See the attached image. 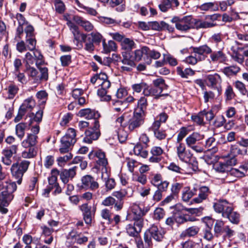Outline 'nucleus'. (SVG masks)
<instances>
[{"mask_svg":"<svg viewBox=\"0 0 248 248\" xmlns=\"http://www.w3.org/2000/svg\"><path fill=\"white\" fill-rule=\"evenodd\" d=\"M232 58L234 61L240 64H242L244 61L243 55L241 54V51H239L238 47L236 50L233 51Z\"/></svg>","mask_w":248,"mask_h":248,"instance_id":"3c124183","label":"nucleus"},{"mask_svg":"<svg viewBox=\"0 0 248 248\" xmlns=\"http://www.w3.org/2000/svg\"><path fill=\"white\" fill-rule=\"evenodd\" d=\"M26 127L27 124L24 123H20L16 125V134L19 139H21L24 136Z\"/></svg>","mask_w":248,"mask_h":248,"instance_id":"a18cd8bd","label":"nucleus"},{"mask_svg":"<svg viewBox=\"0 0 248 248\" xmlns=\"http://www.w3.org/2000/svg\"><path fill=\"white\" fill-rule=\"evenodd\" d=\"M78 115L87 119H94V122L100 117V114L97 111L90 108H85L79 110Z\"/></svg>","mask_w":248,"mask_h":248,"instance_id":"5701e85b","label":"nucleus"},{"mask_svg":"<svg viewBox=\"0 0 248 248\" xmlns=\"http://www.w3.org/2000/svg\"><path fill=\"white\" fill-rule=\"evenodd\" d=\"M75 243H76V232L71 231L66 236L65 245L67 247H70L75 245Z\"/></svg>","mask_w":248,"mask_h":248,"instance_id":"49530a36","label":"nucleus"},{"mask_svg":"<svg viewBox=\"0 0 248 248\" xmlns=\"http://www.w3.org/2000/svg\"><path fill=\"white\" fill-rule=\"evenodd\" d=\"M65 18L67 21L66 24L69 28V29L72 32L73 35H75V34H80V32L79 30L78 27L66 17H65Z\"/></svg>","mask_w":248,"mask_h":248,"instance_id":"603ef678","label":"nucleus"},{"mask_svg":"<svg viewBox=\"0 0 248 248\" xmlns=\"http://www.w3.org/2000/svg\"><path fill=\"white\" fill-rule=\"evenodd\" d=\"M143 225L140 221H134L133 224H129L126 226V232L130 236L138 237L141 231Z\"/></svg>","mask_w":248,"mask_h":248,"instance_id":"412c9836","label":"nucleus"},{"mask_svg":"<svg viewBox=\"0 0 248 248\" xmlns=\"http://www.w3.org/2000/svg\"><path fill=\"white\" fill-rule=\"evenodd\" d=\"M147 84L144 82H140L133 84L131 88L134 92L140 93L142 91L143 94L145 95Z\"/></svg>","mask_w":248,"mask_h":248,"instance_id":"a19ab883","label":"nucleus"},{"mask_svg":"<svg viewBox=\"0 0 248 248\" xmlns=\"http://www.w3.org/2000/svg\"><path fill=\"white\" fill-rule=\"evenodd\" d=\"M90 158H93V156H95L98 160H96L97 163L100 166H102V178H103L104 175L108 177L107 172V166L108 164V160L106 157L105 152L100 150H98L95 152L92 151L88 155Z\"/></svg>","mask_w":248,"mask_h":248,"instance_id":"f8f14e48","label":"nucleus"},{"mask_svg":"<svg viewBox=\"0 0 248 248\" xmlns=\"http://www.w3.org/2000/svg\"><path fill=\"white\" fill-rule=\"evenodd\" d=\"M27 151L22 152L21 156L24 158H31L34 157L37 154L34 147H28Z\"/></svg>","mask_w":248,"mask_h":248,"instance_id":"de8ad7c7","label":"nucleus"},{"mask_svg":"<svg viewBox=\"0 0 248 248\" xmlns=\"http://www.w3.org/2000/svg\"><path fill=\"white\" fill-rule=\"evenodd\" d=\"M38 136L35 134H28L26 138L22 143V146L25 148L34 147L37 143Z\"/></svg>","mask_w":248,"mask_h":248,"instance_id":"bb28decb","label":"nucleus"},{"mask_svg":"<svg viewBox=\"0 0 248 248\" xmlns=\"http://www.w3.org/2000/svg\"><path fill=\"white\" fill-rule=\"evenodd\" d=\"M210 54V58L212 62L219 61L220 62H223L226 60L225 54L221 50L214 51L213 52H212Z\"/></svg>","mask_w":248,"mask_h":248,"instance_id":"72a5a7b5","label":"nucleus"},{"mask_svg":"<svg viewBox=\"0 0 248 248\" xmlns=\"http://www.w3.org/2000/svg\"><path fill=\"white\" fill-rule=\"evenodd\" d=\"M59 174V171L57 169H53L51 170V176L48 179L49 185L45 189L46 192L49 193L53 188L54 186H57V176Z\"/></svg>","mask_w":248,"mask_h":248,"instance_id":"a878e982","label":"nucleus"},{"mask_svg":"<svg viewBox=\"0 0 248 248\" xmlns=\"http://www.w3.org/2000/svg\"><path fill=\"white\" fill-rule=\"evenodd\" d=\"M138 59L143 58L145 63L150 64L152 62V59L156 60L161 56V54L158 51L154 49H151L148 46H143L138 49L137 52Z\"/></svg>","mask_w":248,"mask_h":248,"instance_id":"0eeeda50","label":"nucleus"},{"mask_svg":"<svg viewBox=\"0 0 248 248\" xmlns=\"http://www.w3.org/2000/svg\"><path fill=\"white\" fill-rule=\"evenodd\" d=\"M30 164L29 161L23 160L20 162L14 163L12 165L10 169L11 174L16 180L18 184L21 183L24 174L28 170Z\"/></svg>","mask_w":248,"mask_h":248,"instance_id":"7ed1b4c3","label":"nucleus"},{"mask_svg":"<svg viewBox=\"0 0 248 248\" xmlns=\"http://www.w3.org/2000/svg\"><path fill=\"white\" fill-rule=\"evenodd\" d=\"M128 107V103L121 101H112V107L113 109L116 112H123Z\"/></svg>","mask_w":248,"mask_h":248,"instance_id":"c756f323","label":"nucleus"},{"mask_svg":"<svg viewBox=\"0 0 248 248\" xmlns=\"http://www.w3.org/2000/svg\"><path fill=\"white\" fill-rule=\"evenodd\" d=\"M150 208L143 205L134 203L132 206V213L134 221H140L143 224V217L149 211Z\"/></svg>","mask_w":248,"mask_h":248,"instance_id":"4468645a","label":"nucleus"},{"mask_svg":"<svg viewBox=\"0 0 248 248\" xmlns=\"http://www.w3.org/2000/svg\"><path fill=\"white\" fill-rule=\"evenodd\" d=\"M237 163V159L234 156L227 158L223 162H219L216 166L215 169L217 171L224 173L228 171V170L232 168Z\"/></svg>","mask_w":248,"mask_h":248,"instance_id":"6ab92c4d","label":"nucleus"},{"mask_svg":"<svg viewBox=\"0 0 248 248\" xmlns=\"http://www.w3.org/2000/svg\"><path fill=\"white\" fill-rule=\"evenodd\" d=\"M164 231L161 228L157 226L152 225L146 232L144 235V240L145 243V247H148L152 244L151 238L157 241H160L163 237Z\"/></svg>","mask_w":248,"mask_h":248,"instance_id":"423d86ee","label":"nucleus"},{"mask_svg":"<svg viewBox=\"0 0 248 248\" xmlns=\"http://www.w3.org/2000/svg\"><path fill=\"white\" fill-rule=\"evenodd\" d=\"M229 221L233 224H238L240 220V215L236 211H234L233 209L226 216Z\"/></svg>","mask_w":248,"mask_h":248,"instance_id":"f704fd0d","label":"nucleus"},{"mask_svg":"<svg viewBox=\"0 0 248 248\" xmlns=\"http://www.w3.org/2000/svg\"><path fill=\"white\" fill-rule=\"evenodd\" d=\"M147 106V99L145 97H141L138 101L137 108L135 109V111H139L140 114L144 115Z\"/></svg>","mask_w":248,"mask_h":248,"instance_id":"7c9ffc66","label":"nucleus"},{"mask_svg":"<svg viewBox=\"0 0 248 248\" xmlns=\"http://www.w3.org/2000/svg\"><path fill=\"white\" fill-rule=\"evenodd\" d=\"M220 16L217 14L206 16L205 20L194 18V27L197 29L209 28L215 26L217 24L214 23Z\"/></svg>","mask_w":248,"mask_h":248,"instance_id":"ddd939ff","label":"nucleus"},{"mask_svg":"<svg viewBox=\"0 0 248 248\" xmlns=\"http://www.w3.org/2000/svg\"><path fill=\"white\" fill-rule=\"evenodd\" d=\"M108 90L99 88L97 91V94L100 97L101 101H108L111 99V96L107 94Z\"/></svg>","mask_w":248,"mask_h":248,"instance_id":"8fccbe9b","label":"nucleus"},{"mask_svg":"<svg viewBox=\"0 0 248 248\" xmlns=\"http://www.w3.org/2000/svg\"><path fill=\"white\" fill-rule=\"evenodd\" d=\"M25 72L26 73L29 78L33 79L34 82H37L40 81V74L36 69L33 67L29 66L25 67Z\"/></svg>","mask_w":248,"mask_h":248,"instance_id":"cd10ccee","label":"nucleus"},{"mask_svg":"<svg viewBox=\"0 0 248 248\" xmlns=\"http://www.w3.org/2000/svg\"><path fill=\"white\" fill-rule=\"evenodd\" d=\"M171 6L170 0H163L162 3L159 5L160 10L163 12L167 11Z\"/></svg>","mask_w":248,"mask_h":248,"instance_id":"774afa93","label":"nucleus"},{"mask_svg":"<svg viewBox=\"0 0 248 248\" xmlns=\"http://www.w3.org/2000/svg\"><path fill=\"white\" fill-rule=\"evenodd\" d=\"M138 49L134 52H122L123 59L122 62L123 64L121 68L123 71L129 72L131 71L133 67L135 66V61H140L141 58H137V52Z\"/></svg>","mask_w":248,"mask_h":248,"instance_id":"6e6552de","label":"nucleus"},{"mask_svg":"<svg viewBox=\"0 0 248 248\" xmlns=\"http://www.w3.org/2000/svg\"><path fill=\"white\" fill-rule=\"evenodd\" d=\"M203 139V135H202L198 132H193L186 138V144L187 147L196 152L202 153L203 152V149L201 146L199 141Z\"/></svg>","mask_w":248,"mask_h":248,"instance_id":"9d476101","label":"nucleus"},{"mask_svg":"<svg viewBox=\"0 0 248 248\" xmlns=\"http://www.w3.org/2000/svg\"><path fill=\"white\" fill-rule=\"evenodd\" d=\"M88 240L87 236L81 233L76 232V243L79 245H82L86 243Z\"/></svg>","mask_w":248,"mask_h":248,"instance_id":"0e129e2a","label":"nucleus"},{"mask_svg":"<svg viewBox=\"0 0 248 248\" xmlns=\"http://www.w3.org/2000/svg\"><path fill=\"white\" fill-rule=\"evenodd\" d=\"M68 152H69L66 153L67 154L66 155L63 156L59 157L57 158V161H58L59 166H62L63 163L66 162L72 158V155Z\"/></svg>","mask_w":248,"mask_h":248,"instance_id":"052dcab7","label":"nucleus"},{"mask_svg":"<svg viewBox=\"0 0 248 248\" xmlns=\"http://www.w3.org/2000/svg\"><path fill=\"white\" fill-rule=\"evenodd\" d=\"M224 226V223L223 221L216 220L214 227V231L217 237H218L222 234Z\"/></svg>","mask_w":248,"mask_h":248,"instance_id":"4c0bfd02","label":"nucleus"},{"mask_svg":"<svg viewBox=\"0 0 248 248\" xmlns=\"http://www.w3.org/2000/svg\"><path fill=\"white\" fill-rule=\"evenodd\" d=\"M207 85L209 87L216 89L218 92V94L221 93V83L222 80L220 76L217 74L214 75H209L207 77Z\"/></svg>","mask_w":248,"mask_h":248,"instance_id":"a211bd4d","label":"nucleus"},{"mask_svg":"<svg viewBox=\"0 0 248 248\" xmlns=\"http://www.w3.org/2000/svg\"><path fill=\"white\" fill-rule=\"evenodd\" d=\"M190 49L192 53L196 54L201 61L205 59L206 55L212 53V49L207 45L196 47L192 46Z\"/></svg>","mask_w":248,"mask_h":248,"instance_id":"f3484780","label":"nucleus"},{"mask_svg":"<svg viewBox=\"0 0 248 248\" xmlns=\"http://www.w3.org/2000/svg\"><path fill=\"white\" fill-rule=\"evenodd\" d=\"M200 230L198 226H190L182 232L180 238L184 239L186 237H194L199 233Z\"/></svg>","mask_w":248,"mask_h":248,"instance_id":"393cba45","label":"nucleus"},{"mask_svg":"<svg viewBox=\"0 0 248 248\" xmlns=\"http://www.w3.org/2000/svg\"><path fill=\"white\" fill-rule=\"evenodd\" d=\"M185 62L188 64L195 65L198 62H201V61L199 59L198 57H197L196 54H194L192 53V54L190 56L186 58Z\"/></svg>","mask_w":248,"mask_h":248,"instance_id":"680f3d73","label":"nucleus"},{"mask_svg":"<svg viewBox=\"0 0 248 248\" xmlns=\"http://www.w3.org/2000/svg\"><path fill=\"white\" fill-rule=\"evenodd\" d=\"M103 51L105 53H108L111 51H115L117 49L116 44L112 40L106 43L105 41H103Z\"/></svg>","mask_w":248,"mask_h":248,"instance_id":"473e14b6","label":"nucleus"},{"mask_svg":"<svg viewBox=\"0 0 248 248\" xmlns=\"http://www.w3.org/2000/svg\"><path fill=\"white\" fill-rule=\"evenodd\" d=\"M231 153L234 156L239 155L246 154L247 150L245 149H241L237 145H233L231 147Z\"/></svg>","mask_w":248,"mask_h":248,"instance_id":"5fc2aeb1","label":"nucleus"},{"mask_svg":"<svg viewBox=\"0 0 248 248\" xmlns=\"http://www.w3.org/2000/svg\"><path fill=\"white\" fill-rule=\"evenodd\" d=\"M26 43L28 50L31 51L38 50L36 49V41L34 36L26 37Z\"/></svg>","mask_w":248,"mask_h":248,"instance_id":"c03bdc74","label":"nucleus"},{"mask_svg":"<svg viewBox=\"0 0 248 248\" xmlns=\"http://www.w3.org/2000/svg\"><path fill=\"white\" fill-rule=\"evenodd\" d=\"M89 36L91 37L92 40L93 41L94 44H99L101 42L102 39V35L99 32H92L89 35Z\"/></svg>","mask_w":248,"mask_h":248,"instance_id":"bf43d9fd","label":"nucleus"},{"mask_svg":"<svg viewBox=\"0 0 248 248\" xmlns=\"http://www.w3.org/2000/svg\"><path fill=\"white\" fill-rule=\"evenodd\" d=\"M8 96L9 99H13L19 91L17 85L15 83L10 84L7 87Z\"/></svg>","mask_w":248,"mask_h":248,"instance_id":"e433bc0d","label":"nucleus"},{"mask_svg":"<svg viewBox=\"0 0 248 248\" xmlns=\"http://www.w3.org/2000/svg\"><path fill=\"white\" fill-rule=\"evenodd\" d=\"M76 131L72 128H69L65 135L61 139V144L59 149L62 154H64L69 151L71 146H73L76 142Z\"/></svg>","mask_w":248,"mask_h":248,"instance_id":"20e7f679","label":"nucleus"},{"mask_svg":"<svg viewBox=\"0 0 248 248\" xmlns=\"http://www.w3.org/2000/svg\"><path fill=\"white\" fill-rule=\"evenodd\" d=\"M183 186V184L182 183H175L173 184L171 187V193L176 196Z\"/></svg>","mask_w":248,"mask_h":248,"instance_id":"69168bd1","label":"nucleus"},{"mask_svg":"<svg viewBox=\"0 0 248 248\" xmlns=\"http://www.w3.org/2000/svg\"><path fill=\"white\" fill-rule=\"evenodd\" d=\"M154 86L156 88L161 89V92L164 89L167 88V85L165 83V81L161 78H157L153 81Z\"/></svg>","mask_w":248,"mask_h":248,"instance_id":"4d7b16f0","label":"nucleus"},{"mask_svg":"<svg viewBox=\"0 0 248 248\" xmlns=\"http://www.w3.org/2000/svg\"><path fill=\"white\" fill-rule=\"evenodd\" d=\"M223 233H224L223 237L224 238H230L234 234V231L230 228L229 226H225Z\"/></svg>","mask_w":248,"mask_h":248,"instance_id":"338daca9","label":"nucleus"},{"mask_svg":"<svg viewBox=\"0 0 248 248\" xmlns=\"http://www.w3.org/2000/svg\"><path fill=\"white\" fill-rule=\"evenodd\" d=\"M25 67L31 66L34 63L37 67L42 65L44 62L43 56L39 50L32 51V53L27 52L23 59Z\"/></svg>","mask_w":248,"mask_h":248,"instance_id":"1a4fd4ad","label":"nucleus"},{"mask_svg":"<svg viewBox=\"0 0 248 248\" xmlns=\"http://www.w3.org/2000/svg\"><path fill=\"white\" fill-rule=\"evenodd\" d=\"M144 115L139 111H134L133 116L129 119H126L124 115L117 118L116 123L124 127L128 126L129 130L133 131L140 126L144 123Z\"/></svg>","mask_w":248,"mask_h":248,"instance_id":"f03ea898","label":"nucleus"},{"mask_svg":"<svg viewBox=\"0 0 248 248\" xmlns=\"http://www.w3.org/2000/svg\"><path fill=\"white\" fill-rule=\"evenodd\" d=\"M93 124V128H89L85 132V137L83 141L85 143H91L93 140H97L100 136L99 121L95 120Z\"/></svg>","mask_w":248,"mask_h":248,"instance_id":"2eb2a0df","label":"nucleus"},{"mask_svg":"<svg viewBox=\"0 0 248 248\" xmlns=\"http://www.w3.org/2000/svg\"><path fill=\"white\" fill-rule=\"evenodd\" d=\"M162 93L159 88H156L155 86L150 87L147 84L144 96H154L155 99H158L160 97L168 95V93Z\"/></svg>","mask_w":248,"mask_h":248,"instance_id":"b1692460","label":"nucleus"},{"mask_svg":"<svg viewBox=\"0 0 248 248\" xmlns=\"http://www.w3.org/2000/svg\"><path fill=\"white\" fill-rule=\"evenodd\" d=\"M235 88L238 90L240 93L243 95H247L248 97V91H247L245 85L241 81H237L235 82Z\"/></svg>","mask_w":248,"mask_h":248,"instance_id":"864d4df0","label":"nucleus"},{"mask_svg":"<svg viewBox=\"0 0 248 248\" xmlns=\"http://www.w3.org/2000/svg\"><path fill=\"white\" fill-rule=\"evenodd\" d=\"M227 173V177L233 176L235 178L241 177L244 176V173L239 170L233 168L228 170V171H225Z\"/></svg>","mask_w":248,"mask_h":248,"instance_id":"09e8293b","label":"nucleus"},{"mask_svg":"<svg viewBox=\"0 0 248 248\" xmlns=\"http://www.w3.org/2000/svg\"><path fill=\"white\" fill-rule=\"evenodd\" d=\"M210 193L209 188L207 186H202L200 189L199 196L194 198L193 201L196 203H200L205 200Z\"/></svg>","mask_w":248,"mask_h":248,"instance_id":"c85d7f7f","label":"nucleus"},{"mask_svg":"<svg viewBox=\"0 0 248 248\" xmlns=\"http://www.w3.org/2000/svg\"><path fill=\"white\" fill-rule=\"evenodd\" d=\"M135 43L132 40L125 38L121 43L123 52H131V50L134 47Z\"/></svg>","mask_w":248,"mask_h":248,"instance_id":"2f4dec72","label":"nucleus"},{"mask_svg":"<svg viewBox=\"0 0 248 248\" xmlns=\"http://www.w3.org/2000/svg\"><path fill=\"white\" fill-rule=\"evenodd\" d=\"M195 189H190L189 187H185L182 193V200L185 202L188 201L195 194Z\"/></svg>","mask_w":248,"mask_h":248,"instance_id":"ea45409f","label":"nucleus"},{"mask_svg":"<svg viewBox=\"0 0 248 248\" xmlns=\"http://www.w3.org/2000/svg\"><path fill=\"white\" fill-rule=\"evenodd\" d=\"M177 74L183 78H187L189 76H191L194 74V71L191 68H186L183 70L180 67L177 68L176 71Z\"/></svg>","mask_w":248,"mask_h":248,"instance_id":"37998d69","label":"nucleus"},{"mask_svg":"<svg viewBox=\"0 0 248 248\" xmlns=\"http://www.w3.org/2000/svg\"><path fill=\"white\" fill-rule=\"evenodd\" d=\"M226 120L223 115L218 116L214 121V125L216 127H220L222 126H224Z\"/></svg>","mask_w":248,"mask_h":248,"instance_id":"e2e57ef3","label":"nucleus"},{"mask_svg":"<svg viewBox=\"0 0 248 248\" xmlns=\"http://www.w3.org/2000/svg\"><path fill=\"white\" fill-rule=\"evenodd\" d=\"M35 106V101L32 97L25 99L19 108L18 113L14 119L15 122L17 123L20 121L23 116L27 113H29V117H33L34 113H30V112H31Z\"/></svg>","mask_w":248,"mask_h":248,"instance_id":"39448f33","label":"nucleus"},{"mask_svg":"<svg viewBox=\"0 0 248 248\" xmlns=\"http://www.w3.org/2000/svg\"><path fill=\"white\" fill-rule=\"evenodd\" d=\"M116 200L112 196L106 197L102 202V205L105 206H110L116 204Z\"/></svg>","mask_w":248,"mask_h":248,"instance_id":"13d9d810","label":"nucleus"},{"mask_svg":"<svg viewBox=\"0 0 248 248\" xmlns=\"http://www.w3.org/2000/svg\"><path fill=\"white\" fill-rule=\"evenodd\" d=\"M127 195V192L125 189H121L119 191H114L112 195L116 197L118 201H116V204L114 206V209L116 211H120L124 206V198Z\"/></svg>","mask_w":248,"mask_h":248,"instance_id":"4be33fe9","label":"nucleus"},{"mask_svg":"<svg viewBox=\"0 0 248 248\" xmlns=\"http://www.w3.org/2000/svg\"><path fill=\"white\" fill-rule=\"evenodd\" d=\"M16 184L1 183L0 182V211L3 214L8 210L4 207L7 206L13 199V193L16 189Z\"/></svg>","mask_w":248,"mask_h":248,"instance_id":"f257e3e1","label":"nucleus"},{"mask_svg":"<svg viewBox=\"0 0 248 248\" xmlns=\"http://www.w3.org/2000/svg\"><path fill=\"white\" fill-rule=\"evenodd\" d=\"M77 167L75 166L68 170L63 169L59 172L60 179L65 184H67L70 180H72L76 175Z\"/></svg>","mask_w":248,"mask_h":248,"instance_id":"aec40b11","label":"nucleus"},{"mask_svg":"<svg viewBox=\"0 0 248 248\" xmlns=\"http://www.w3.org/2000/svg\"><path fill=\"white\" fill-rule=\"evenodd\" d=\"M194 18L191 16H186L182 18L174 17L171 22L175 23L176 29L181 31H186L191 28H194Z\"/></svg>","mask_w":248,"mask_h":248,"instance_id":"9b49d317","label":"nucleus"},{"mask_svg":"<svg viewBox=\"0 0 248 248\" xmlns=\"http://www.w3.org/2000/svg\"><path fill=\"white\" fill-rule=\"evenodd\" d=\"M133 151L136 155L143 158H146L148 155V151L143 149V147L140 143H137L134 146Z\"/></svg>","mask_w":248,"mask_h":248,"instance_id":"c9c22d12","label":"nucleus"},{"mask_svg":"<svg viewBox=\"0 0 248 248\" xmlns=\"http://www.w3.org/2000/svg\"><path fill=\"white\" fill-rule=\"evenodd\" d=\"M240 71V68L236 65H232L223 68V72L227 76L236 75Z\"/></svg>","mask_w":248,"mask_h":248,"instance_id":"58836bf2","label":"nucleus"},{"mask_svg":"<svg viewBox=\"0 0 248 248\" xmlns=\"http://www.w3.org/2000/svg\"><path fill=\"white\" fill-rule=\"evenodd\" d=\"M80 187L85 189L95 190L99 187V184L94 178L90 175H86L81 179Z\"/></svg>","mask_w":248,"mask_h":248,"instance_id":"dca6fc26","label":"nucleus"},{"mask_svg":"<svg viewBox=\"0 0 248 248\" xmlns=\"http://www.w3.org/2000/svg\"><path fill=\"white\" fill-rule=\"evenodd\" d=\"M229 203L226 200H220L214 203L213 207L215 211L219 213L222 212L224 208H227V205Z\"/></svg>","mask_w":248,"mask_h":248,"instance_id":"79ce46f5","label":"nucleus"},{"mask_svg":"<svg viewBox=\"0 0 248 248\" xmlns=\"http://www.w3.org/2000/svg\"><path fill=\"white\" fill-rule=\"evenodd\" d=\"M104 181L107 191H110L115 188L116 183L113 178H105Z\"/></svg>","mask_w":248,"mask_h":248,"instance_id":"6e6d98bb","label":"nucleus"}]
</instances>
